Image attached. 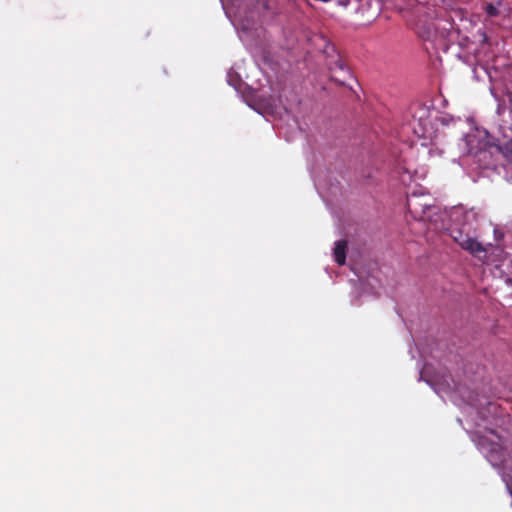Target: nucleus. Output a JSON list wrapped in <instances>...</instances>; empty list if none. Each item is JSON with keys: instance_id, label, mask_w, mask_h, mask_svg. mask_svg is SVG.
<instances>
[{"instance_id": "2", "label": "nucleus", "mask_w": 512, "mask_h": 512, "mask_svg": "<svg viewBox=\"0 0 512 512\" xmlns=\"http://www.w3.org/2000/svg\"><path fill=\"white\" fill-rule=\"evenodd\" d=\"M406 206L413 217L419 219H424L426 211L431 209V205L427 201H422L421 196L415 193L407 197Z\"/></svg>"}, {"instance_id": "3", "label": "nucleus", "mask_w": 512, "mask_h": 512, "mask_svg": "<svg viewBox=\"0 0 512 512\" xmlns=\"http://www.w3.org/2000/svg\"><path fill=\"white\" fill-rule=\"evenodd\" d=\"M462 249L468 251L473 255H478L479 253H485L486 248L478 242L475 238L468 236L461 246Z\"/></svg>"}, {"instance_id": "4", "label": "nucleus", "mask_w": 512, "mask_h": 512, "mask_svg": "<svg viewBox=\"0 0 512 512\" xmlns=\"http://www.w3.org/2000/svg\"><path fill=\"white\" fill-rule=\"evenodd\" d=\"M347 241L339 240L334 247V260L338 265H344L346 261Z\"/></svg>"}, {"instance_id": "7", "label": "nucleus", "mask_w": 512, "mask_h": 512, "mask_svg": "<svg viewBox=\"0 0 512 512\" xmlns=\"http://www.w3.org/2000/svg\"><path fill=\"white\" fill-rule=\"evenodd\" d=\"M485 11L490 17H497L499 15V10L491 3L487 4Z\"/></svg>"}, {"instance_id": "5", "label": "nucleus", "mask_w": 512, "mask_h": 512, "mask_svg": "<svg viewBox=\"0 0 512 512\" xmlns=\"http://www.w3.org/2000/svg\"><path fill=\"white\" fill-rule=\"evenodd\" d=\"M498 148L506 160V168L512 173V139L499 145Z\"/></svg>"}, {"instance_id": "8", "label": "nucleus", "mask_w": 512, "mask_h": 512, "mask_svg": "<svg viewBox=\"0 0 512 512\" xmlns=\"http://www.w3.org/2000/svg\"><path fill=\"white\" fill-rule=\"evenodd\" d=\"M338 76H339V77H343V74H342V73H340V72H338Z\"/></svg>"}, {"instance_id": "6", "label": "nucleus", "mask_w": 512, "mask_h": 512, "mask_svg": "<svg viewBox=\"0 0 512 512\" xmlns=\"http://www.w3.org/2000/svg\"><path fill=\"white\" fill-rule=\"evenodd\" d=\"M469 235L464 234L461 230H455L452 232L454 241L461 247Z\"/></svg>"}, {"instance_id": "1", "label": "nucleus", "mask_w": 512, "mask_h": 512, "mask_svg": "<svg viewBox=\"0 0 512 512\" xmlns=\"http://www.w3.org/2000/svg\"><path fill=\"white\" fill-rule=\"evenodd\" d=\"M331 79L340 85H344L351 77L350 70L347 65L339 58L328 63Z\"/></svg>"}]
</instances>
